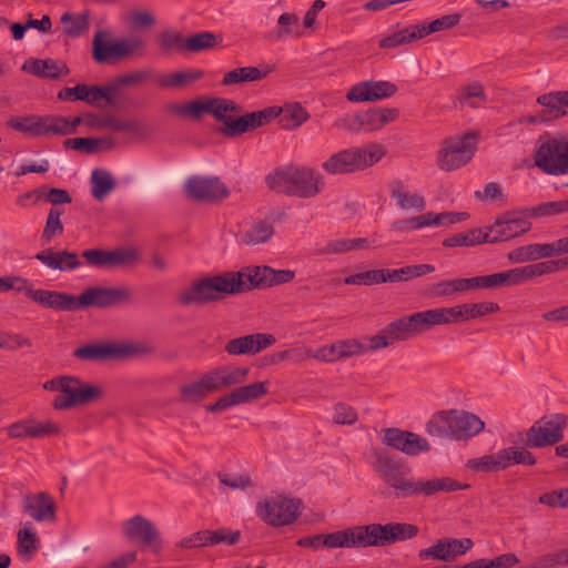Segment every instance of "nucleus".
Here are the masks:
<instances>
[{"label":"nucleus","mask_w":568,"mask_h":568,"mask_svg":"<svg viewBox=\"0 0 568 568\" xmlns=\"http://www.w3.org/2000/svg\"><path fill=\"white\" fill-rule=\"evenodd\" d=\"M271 274H273V268L270 266H253L239 272L205 276L183 290L176 301L182 306L204 305L221 301L225 295L271 287Z\"/></svg>","instance_id":"nucleus-1"},{"label":"nucleus","mask_w":568,"mask_h":568,"mask_svg":"<svg viewBox=\"0 0 568 568\" xmlns=\"http://www.w3.org/2000/svg\"><path fill=\"white\" fill-rule=\"evenodd\" d=\"M372 467L379 479L393 489L396 498L433 496L439 491H456L469 487L450 477H435L432 479H415L412 469L387 449L379 448L373 452Z\"/></svg>","instance_id":"nucleus-2"},{"label":"nucleus","mask_w":568,"mask_h":568,"mask_svg":"<svg viewBox=\"0 0 568 568\" xmlns=\"http://www.w3.org/2000/svg\"><path fill=\"white\" fill-rule=\"evenodd\" d=\"M268 189L283 192L288 196L311 199L324 187L321 173L308 166L287 165L277 168L265 176Z\"/></svg>","instance_id":"nucleus-3"},{"label":"nucleus","mask_w":568,"mask_h":568,"mask_svg":"<svg viewBox=\"0 0 568 568\" xmlns=\"http://www.w3.org/2000/svg\"><path fill=\"white\" fill-rule=\"evenodd\" d=\"M248 374V367H217L202 375L199 381L182 385L180 387L179 400L184 404H197L209 394L243 384L247 379Z\"/></svg>","instance_id":"nucleus-4"},{"label":"nucleus","mask_w":568,"mask_h":568,"mask_svg":"<svg viewBox=\"0 0 568 568\" xmlns=\"http://www.w3.org/2000/svg\"><path fill=\"white\" fill-rule=\"evenodd\" d=\"M82 119L80 116L65 118L59 115H24L13 116L7 121V126L33 138L44 135H68L75 132Z\"/></svg>","instance_id":"nucleus-5"},{"label":"nucleus","mask_w":568,"mask_h":568,"mask_svg":"<svg viewBox=\"0 0 568 568\" xmlns=\"http://www.w3.org/2000/svg\"><path fill=\"white\" fill-rule=\"evenodd\" d=\"M384 154V149L379 144H371L366 148H349L332 154L322 163V169L333 175L352 173L372 166Z\"/></svg>","instance_id":"nucleus-6"},{"label":"nucleus","mask_w":568,"mask_h":568,"mask_svg":"<svg viewBox=\"0 0 568 568\" xmlns=\"http://www.w3.org/2000/svg\"><path fill=\"white\" fill-rule=\"evenodd\" d=\"M534 159L536 166L547 174L568 173V136H540Z\"/></svg>","instance_id":"nucleus-7"},{"label":"nucleus","mask_w":568,"mask_h":568,"mask_svg":"<svg viewBox=\"0 0 568 568\" xmlns=\"http://www.w3.org/2000/svg\"><path fill=\"white\" fill-rule=\"evenodd\" d=\"M109 33L98 31L92 41V57L97 63H112L130 54H143L145 42L140 38L109 41Z\"/></svg>","instance_id":"nucleus-8"},{"label":"nucleus","mask_w":568,"mask_h":568,"mask_svg":"<svg viewBox=\"0 0 568 568\" xmlns=\"http://www.w3.org/2000/svg\"><path fill=\"white\" fill-rule=\"evenodd\" d=\"M153 352L154 348L146 344L92 343L75 348L72 355L85 362H103Z\"/></svg>","instance_id":"nucleus-9"},{"label":"nucleus","mask_w":568,"mask_h":568,"mask_svg":"<svg viewBox=\"0 0 568 568\" xmlns=\"http://www.w3.org/2000/svg\"><path fill=\"white\" fill-rule=\"evenodd\" d=\"M477 133L468 132L462 136L445 140L438 151L437 165L444 171L457 170L467 164L474 156Z\"/></svg>","instance_id":"nucleus-10"},{"label":"nucleus","mask_w":568,"mask_h":568,"mask_svg":"<svg viewBox=\"0 0 568 568\" xmlns=\"http://www.w3.org/2000/svg\"><path fill=\"white\" fill-rule=\"evenodd\" d=\"M536 103L541 106L536 113L521 115L520 124H548L567 115L568 91L557 90L540 94Z\"/></svg>","instance_id":"nucleus-11"},{"label":"nucleus","mask_w":568,"mask_h":568,"mask_svg":"<svg viewBox=\"0 0 568 568\" xmlns=\"http://www.w3.org/2000/svg\"><path fill=\"white\" fill-rule=\"evenodd\" d=\"M303 503L298 498L277 496L258 503L257 515L273 527L293 524L301 515Z\"/></svg>","instance_id":"nucleus-12"},{"label":"nucleus","mask_w":568,"mask_h":568,"mask_svg":"<svg viewBox=\"0 0 568 568\" xmlns=\"http://www.w3.org/2000/svg\"><path fill=\"white\" fill-rule=\"evenodd\" d=\"M528 217L529 212L526 210L505 212L493 225L486 227L488 234V243H498L508 241L516 236L527 233L531 229Z\"/></svg>","instance_id":"nucleus-13"},{"label":"nucleus","mask_w":568,"mask_h":568,"mask_svg":"<svg viewBox=\"0 0 568 568\" xmlns=\"http://www.w3.org/2000/svg\"><path fill=\"white\" fill-rule=\"evenodd\" d=\"M131 297L132 290L126 286H94L87 288L79 296H75V305L77 311L88 307L110 308L118 304L130 302Z\"/></svg>","instance_id":"nucleus-14"},{"label":"nucleus","mask_w":568,"mask_h":568,"mask_svg":"<svg viewBox=\"0 0 568 568\" xmlns=\"http://www.w3.org/2000/svg\"><path fill=\"white\" fill-rule=\"evenodd\" d=\"M185 191L190 197L205 203H217L230 194L227 186L214 176H191Z\"/></svg>","instance_id":"nucleus-15"},{"label":"nucleus","mask_w":568,"mask_h":568,"mask_svg":"<svg viewBox=\"0 0 568 568\" xmlns=\"http://www.w3.org/2000/svg\"><path fill=\"white\" fill-rule=\"evenodd\" d=\"M138 252L134 248H115L106 251L103 248H90L82 252L87 264L97 268H114L130 265L136 262Z\"/></svg>","instance_id":"nucleus-16"},{"label":"nucleus","mask_w":568,"mask_h":568,"mask_svg":"<svg viewBox=\"0 0 568 568\" xmlns=\"http://www.w3.org/2000/svg\"><path fill=\"white\" fill-rule=\"evenodd\" d=\"M268 382H256L245 386H239L229 394L219 397L214 403L206 406L211 413H220L233 406L246 404L258 399L267 394Z\"/></svg>","instance_id":"nucleus-17"},{"label":"nucleus","mask_w":568,"mask_h":568,"mask_svg":"<svg viewBox=\"0 0 568 568\" xmlns=\"http://www.w3.org/2000/svg\"><path fill=\"white\" fill-rule=\"evenodd\" d=\"M383 444L408 456H417L430 450V445L424 437L395 427L384 429Z\"/></svg>","instance_id":"nucleus-18"},{"label":"nucleus","mask_w":568,"mask_h":568,"mask_svg":"<svg viewBox=\"0 0 568 568\" xmlns=\"http://www.w3.org/2000/svg\"><path fill=\"white\" fill-rule=\"evenodd\" d=\"M397 85L389 81H361L349 88L346 99L352 103L374 102L393 97Z\"/></svg>","instance_id":"nucleus-19"},{"label":"nucleus","mask_w":568,"mask_h":568,"mask_svg":"<svg viewBox=\"0 0 568 568\" xmlns=\"http://www.w3.org/2000/svg\"><path fill=\"white\" fill-rule=\"evenodd\" d=\"M122 530L130 540H139L145 546H150L153 552L159 554L162 548V540L153 523L141 515L123 521Z\"/></svg>","instance_id":"nucleus-20"},{"label":"nucleus","mask_w":568,"mask_h":568,"mask_svg":"<svg viewBox=\"0 0 568 568\" xmlns=\"http://www.w3.org/2000/svg\"><path fill=\"white\" fill-rule=\"evenodd\" d=\"M7 434L12 439L42 438L51 435H59L61 428L51 420L37 422L34 418H22L7 428Z\"/></svg>","instance_id":"nucleus-21"},{"label":"nucleus","mask_w":568,"mask_h":568,"mask_svg":"<svg viewBox=\"0 0 568 568\" xmlns=\"http://www.w3.org/2000/svg\"><path fill=\"white\" fill-rule=\"evenodd\" d=\"M275 343L276 338L273 334L255 333L232 338L224 348L232 356L255 355Z\"/></svg>","instance_id":"nucleus-22"},{"label":"nucleus","mask_w":568,"mask_h":568,"mask_svg":"<svg viewBox=\"0 0 568 568\" xmlns=\"http://www.w3.org/2000/svg\"><path fill=\"white\" fill-rule=\"evenodd\" d=\"M385 327L388 338L393 344L396 342L408 341L426 332L424 315L422 312L403 316L390 322Z\"/></svg>","instance_id":"nucleus-23"},{"label":"nucleus","mask_w":568,"mask_h":568,"mask_svg":"<svg viewBox=\"0 0 568 568\" xmlns=\"http://www.w3.org/2000/svg\"><path fill=\"white\" fill-rule=\"evenodd\" d=\"M278 106H268L263 110L246 113L232 122L227 130L234 136H240L245 132L253 131L257 128L264 126L278 115Z\"/></svg>","instance_id":"nucleus-24"},{"label":"nucleus","mask_w":568,"mask_h":568,"mask_svg":"<svg viewBox=\"0 0 568 568\" xmlns=\"http://www.w3.org/2000/svg\"><path fill=\"white\" fill-rule=\"evenodd\" d=\"M23 509L39 523H52L57 518L54 500L47 493L26 496L23 500Z\"/></svg>","instance_id":"nucleus-25"},{"label":"nucleus","mask_w":568,"mask_h":568,"mask_svg":"<svg viewBox=\"0 0 568 568\" xmlns=\"http://www.w3.org/2000/svg\"><path fill=\"white\" fill-rule=\"evenodd\" d=\"M22 70L37 78L52 80L70 73V69L63 61L53 59H28L23 63Z\"/></svg>","instance_id":"nucleus-26"},{"label":"nucleus","mask_w":568,"mask_h":568,"mask_svg":"<svg viewBox=\"0 0 568 568\" xmlns=\"http://www.w3.org/2000/svg\"><path fill=\"white\" fill-rule=\"evenodd\" d=\"M45 266L61 272H69L81 266V261L75 252L67 250L54 252L51 248L40 251L34 256Z\"/></svg>","instance_id":"nucleus-27"},{"label":"nucleus","mask_w":568,"mask_h":568,"mask_svg":"<svg viewBox=\"0 0 568 568\" xmlns=\"http://www.w3.org/2000/svg\"><path fill=\"white\" fill-rule=\"evenodd\" d=\"M32 301L44 308L55 311H77L75 296L64 292L36 290L32 292Z\"/></svg>","instance_id":"nucleus-28"},{"label":"nucleus","mask_w":568,"mask_h":568,"mask_svg":"<svg viewBox=\"0 0 568 568\" xmlns=\"http://www.w3.org/2000/svg\"><path fill=\"white\" fill-rule=\"evenodd\" d=\"M74 407L88 405L103 396V389L83 382L77 376H71L67 394Z\"/></svg>","instance_id":"nucleus-29"},{"label":"nucleus","mask_w":568,"mask_h":568,"mask_svg":"<svg viewBox=\"0 0 568 568\" xmlns=\"http://www.w3.org/2000/svg\"><path fill=\"white\" fill-rule=\"evenodd\" d=\"M399 114L396 108H373L359 113L362 132L382 129L394 121Z\"/></svg>","instance_id":"nucleus-30"},{"label":"nucleus","mask_w":568,"mask_h":568,"mask_svg":"<svg viewBox=\"0 0 568 568\" xmlns=\"http://www.w3.org/2000/svg\"><path fill=\"white\" fill-rule=\"evenodd\" d=\"M274 65H264L262 69L257 67H242L226 72L222 79V85L229 87L244 82H256L265 79L272 71Z\"/></svg>","instance_id":"nucleus-31"},{"label":"nucleus","mask_w":568,"mask_h":568,"mask_svg":"<svg viewBox=\"0 0 568 568\" xmlns=\"http://www.w3.org/2000/svg\"><path fill=\"white\" fill-rule=\"evenodd\" d=\"M455 440H463L479 434L485 423L475 414L454 409Z\"/></svg>","instance_id":"nucleus-32"},{"label":"nucleus","mask_w":568,"mask_h":568,"mask_svg":"<svg viewBox=\"0 0 568 568\" xmlns=\"http://www.w3.org/2000/svg\"><path fill=\"white\" fill-rule=\"evenodd\" d=\"M426 331L437 325H448L464 322L460 305L422 311Z\"/></svg>","instance_id":"nucleus-33"},{"label":"nucleus","mask_w":568,"mask_h":568,"mask_svg":"<svg viewBox=\"0 0 568 568\" xmlns=\"http://www.w3.org/2000/svg\"><path fill=\"white\" fill-rule=\"evenodd\" d=\"M429 436L455 439L454 410H442L434 414L426 424Z\"/></svg>","instance_id":"nucleus-34"},{"label":"nucleus","mask_w":568,"mask_h":568,"mask_svg":"<svg viewBox=\"0 0 568 568\" xmlns=\"http://www.w3.org/2000/svg\"><path fill=\"white\" fill-rule=\"evenodd\" d=\"M210 101V114H212L219 122H222L224 126L221 132L227 138H233V133L227 130L229 125L232 122H235L236 119L227 115V113H239L241 112V106L236 104L233 100L229 99H211Z\"/></svg>","instance_id":"nucleus-35"},{"label":"nucleus","mask_w":568,"mask_h":568,"mask_svg":"<svg viewBox=\"0 0 568 568\" xmlns=\"http://www.w3.org/2000/svg\"><path fill=\"white\" fill-rule=\"evenodd\" d=\"M550 432L544 424L536 422L527 432L526 445L534 448H542L557 444L564 438L560 427Z\"/></svg>","instance_id":"nucleus-36"},{"label":"nucleus","mask_w":568,"mask_h":568,"mask_svg":"<svg viewBox=\"0 0 568 568\" xmlns=\"http://www.w3.org/2000/svg\"><path fill=\"white\" fill-rule=\"evenodd\" d=\"M551 256L550 243H535L519 246L508 253V260L514 263H523Z\"/></svg>","instance_id":"nucleus-37"},{"label":"nucleus","mask_w":568,"mask_h":568,"mask_svg":"<svg viewBox=\"0 0 568 568\" xmlns=\"http://www.w3.org/2000/svg\"><path fill=\"white\" fill-rule=\"evenodd\" d=\"M390 197L403 210L416 209L423 211L426 206L425 199L417 193H408L404 190L403 182L395 180L390 183Z\"/></svg>","instance_id":"nucleus-38"},{"label":"nucleus","mask_w":568,"mask_h":568,"mask_svg":"<svg viewBox=\"0 0 568 568\" xmlns=\"http://www.w3.org/2000/svg\"><path fill=\"white\" fill-rule=\"evenodd\" d=\"M78 90L75 100L84 101L89 104H95L100 100H105L108 104L114 103L113 93L115 91L114 87L106 85H87V84H77Z\"/></svg>","instance_id":"nucleus-39"},{"label":"nucleus","mask_w":568,"mask_h":568,"mask_svg":"<svg viewBox=\"0 0 568 568\" xmlns=\"http://www.w3.org/2000/svg\"><path fill=\"white\" fill-rule=\"evenodd\" d=\"M278 110V122L285 130L297 129L310 119L308 112L300 103L285 104Z\"/></svg>","instance_id":"nucleus-40"},{"label":"nucleus","mask_w":568,"mask_h":568,"mask_svg":"<svg viewBox=\"0 0 568 568\" xmlns=\"http://www.w3.org/2000/svg\"><path fill=\"white\" fill-rule=\"evenodd\" d=\"M116 186V181L112 174L102 168H95L91 173V194L98 200L102 201L111 193Z\"/></svg>","instance_id":"nucleus-41"},{"label":"nucleus","mask_w":568,"mask_h":568,"mask_svg":"<svg viewBox=\"0 0 568 568\" xmlns=\"http://www.w3.org/2000/svg\"><path fill=\"white\" fill-rule=\"evenodd\" d=\"M503 470L514 465L532 466L537 463L536 457L521 446H510L499 450Z\"/></svg>","instance_id":"nucleus-42"},{"label":"nucleus","mask_w":568,"mask_h":568,"mask_svg":"<svg viewBox=\"0 0 568 568\" xmlns=\"http://www.w3.org/2000/svg\"><path fill=\"white\" fill-rule=\"evenodd\" d=\"M481 243H488V234L486 230L471 229L467 232L457 233L443 240V246L445 247H469Z\"/></svg>","instance_id":"nucleus-43"},{"label":"nucleus","mask_w":568,"mask_h":568,"mask_svg":"<svg viewBox=\"0 0 568 568\" xmlns=\"http://www.w3.org/2000/svg\"><path fill=\"white\" fill-rule=\"evenodd\" d=\"M384 526L385 546L414 538L418 527L407 523H388Z\"/></svg>","instance_id":"nucleus-44"},{"label":"nucleus","mask_w":568,"mask_h":568,"mask_svg":"<svg viewBox=\"0 0 568 568\" xmlns=\"http://www.w3.org/2000/svg\"><path fill=\"white\" fill-rule=\"evenodd\" d=\"M63 33L69 38H79L89 29V13L73 14L65 12L61 16Z\"/></svg>","instance_id":"nucleus-45"},{"label":"nucleus","mask_w":568,"mask_h":568,"mask_svg":"<svg viewBox=\"0 0 568 568\" xmlns=\"http://www.w3.org/2000/svg\"><path fill=\"white\" fill-rule=\"evenodd\" d=\"M368 246L367 239H338L327 242L325 246L317 251L318 254H343L354 250H363Z\"/></svg>","instance_id":"nucleus-46"},{"label":"nucleus","mask_w":568,"mask_h":568,"mask_svg":"<svg viewBox=\"0 0 568 568\" xmlns=\"http://www.w3.org/2000/svg\"><path fill=\"white\" fill-rule=\"evenodd\" d=\"M203 77L201 70H185L173 74L159 75L156 82L163 88H183Z\"/></svg>","instance_id":"nucleus-47"},{"label":"nucleus","mask_w":568,"mask_h":568,"mask_svg":"<svg viewBox=\"0 0 568 568\" xmlns=\"http://www.w3.org/2000/svg\"><path fill=\"white\" fill-rule=\"evenodd\" d=\"M40 540L33 531L31 523H26L23 528L17 535V550L20 556L29 555L30 557L39 549Z\"/></svg>","instance_id":"nucleus-48"},{"label":"nucleus","mask_w":568,"mask_h":568,"mask_svg":"<svg viewBox=\"0 0 568 568\" xmlns=\"http://www.w3.org/2000/svg\"><path fill=\"white\" fill-rule=\"evenodd\" d=\"M221 40V36L210 31L194 33L185 39V51L197 53L204 50H209L214 48Z\"/></svg>","instance_id":"nucleus-49"},{"label":"nucleus","mask_w":568,"mask_h":568,"mask_svg":"<svg viewBox=\"0 0 568 568\" xmlns=\"http://www.w3.org/2000/svg\"><path fill=\"white\" fill-rule=\"evenodd\" d=\"M155 42L162 53L185 51V39L179 31L173 29H166L159 32L155 38Z\"/></svg>","instance_id":"nucleus-50"},{"label":"nucleus","mask_w":568,"mask_h":568,"mask_svg":"<svg viewBox=\"0 0 568 568\" xmlns=\"http://www.w3.org/2000/svg\"><path fill=\"white\" fill-rule=\"evenodd\" d=\"M486 290H496L500 287H510L520 285L521 280L518 267L485 275Z\"/></svg>","instance_id":"nucleus-51"},{"label":"nucleus","mask_w":568,"mask_h":568,"mask_svg":"<svg viewBox=\"0 0 568 568\" xmlns=\"http://www.w3.org/2000/svg\"><path fill=\"white\" fill-rule=\"evenodd\" d=\"M458 100L463 105L479 108L487 101V95L483 84L474 81L462 88Z\"/></svg>","instance_id":"nucleus-52"},{"label":"nucleus","mask_w":568,"mask_h":568,"mask_svg":"<svg viewBox=\"0 0 568 568\" xmlns=\"http://www.w3.org/2000/svg\"><path fill=\"white\" fill-rule=\"evenodd\" d=\"M558 566H568V547L538 556L521 568H555Z\"/></svg>","instance_id":"nucleus-53"},{"label":"nucleus","mask_w":568,"mask_h":568,"mask_svg":"<svg viewBox=\"0 0 568 568\" xmlns=\"http://www.w3.org/2000/svg\"><path fill=\"white\" fill-rule=\"evenodd\" d=\"M274 234V226L265 221L252 225L243 235V242L248 245L262 244L267 242Z\"/></svg>","instance_id":"nucleus-54"},{"label":"nucleus","mask_w":568,"mask_h":568,"mask_svg":"<svg viewBox=\"0 0 568 568\" xmlns=\"http://www.w3.org/2000/svg\"><path fill=\"white\" fill-rule=\"evenodd\" d=\"M63 211L58 207H52L47 217L44 229L42 231L41 240L44 244H49L52 239L57 235H61L64 231V226L60 220Z\"/></svg>","instance_id":"nucleus-55"},{"label":"nucleus","mask_w":568,"mask_h":568,"mask_svg":"<svg viewBox=\"0 0 568 568\" xmlns=\"http://www.w3.org/2000/svg\"><path fill=\"white\" fill-rule=\"evenodd\" d=\"M464 322L478 318L500 310L497 303L481 302V303H465L460 305Z\"/></svg>","instance_id":"nucleus-56"},{"label":"nucleus","mask_w":568,"mask_h":568,"mask_svg":"<svg viewBox=\"0 0 568 568\" xmlns=\"http://www.w3.org/2000/svg\"><path fill=\"white\" fill-rule=\"evenodd\" d=\"M344 283L347 285H373L386 283L385 268L369 270L361 273L349 275L344 278Z\"/></svg>","instance_id":"nucleus-57"},{"label":"nucleus","mask_w":568,"mask_h":568,"mask_svg":"<svg viewBox=\"0 0 568 568\" xmlns=\"http://www.w3.org/2000/svg\"><path fill=\"white\" fill-rule=\"evenodd\" d=\"M499 450L494 454L485 455L480 458L469 459L466 466L469 469L481 473H493L503 470L501 462H500Z\"/></svg>","instance_id":"nucleus-58"},{"label":"nucleus","mask_w":568,"mask_h":568,"mask_svg":"<svg viewBox=\"0 0 568 568\" xmlns=\"http://www.w3.org/2000/svg\"><path fill=\"white\" fill-rule=\"evenodd\" d=\"M521 284L537 276L557 272L555 261H545L518 267Z\"/></svg>","instance_id":"nucleus-59"},{"label":"nucleus","mask_w":568,"mask_h":568,"mask_svg":"<svg viewBox=\"0 0 568 568\" xmlns=\"http://www.w3.org/2000/svg\"><path fill=\"white\" fill-rule=\"evenodd\" d=\"M278 30L272 34V39L280 40L282 38L298 34V18L294 13L285 12L280 16L278 20Z\"/></svg>","instance_id":"nucleus-60"},{"label":"nucleus","mask_w":568,"mask_h":568,"mask_svg":"<svg viewBox=\"0 0 568 568\" xmlns=\"http://www.w3.org/2000/svg\"><path fill=\"white\" fill-rule=\"evenodd\" d=\"M446 546V555L448 561L455 560L458 556L464 555L467 550H469L474 542L469 538L455 539V538H444Z\"/></svg>","instance_id":"nucleus-61"},{"label":"nucleus","mask_w":568,"mask_h":568,"mask_svg":"<svg viewBox=\"0 0 568 568\" xmlns=\"http://www.w3.org/2000/svg\"><path fill=\"white\" fill-rule=\"evenodd\" d=\"M362 528V534L365 538V542L369 546L384 547V526L381 524H369L364 526H358Z\"/></svg>","instance_id":"nucleus-62"},{"label":"nucleus","mask_w":568,"mask_h":568,"mask_svg":"<svg viewBox=\"0 0 568 568\" xmlns=\"http://www.w3.org/2000/svg\"><path fill=\"white\" fill-rule=\"evenodd\" d=\"M210 541L211 546H216L219 544H225L227 546H233L237 544L241 539L240 530H231L229 528H219L216 530H210Z\"/></svg>","instance_id":"nucleus-63"},{"label":"nucleus","mask_w":568,"mask_h":568,"mask_svg":"<svg viewBox=\"0 0 568 568\" xmlns=\"http://www.w3.org/2000/svg\"><path fill=\"white\" fill-rule=\"evenodd\" d=\"M31 339L21 335L7 332H0V348L7 351H16L23 346L30 347Z\"/></svg>","instance_id":"nucleus-64"}]
</instances>
